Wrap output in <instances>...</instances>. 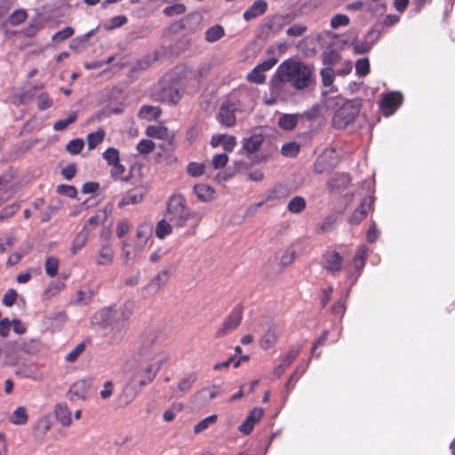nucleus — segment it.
<instances>
[{
  "mask_svg": "<svg viewBox=\"0 0 455 455\" xmlns=\"http://www.w3.org/2000/svg\"><path fill=\"white\" fill-rule=\"evenodd\" d=\"M252 109L251 94L245 89L234 91L221 102L216 119L222 126L232 128L236 124V115Z\"/></svg>",
  "mask_w": 455,
  "mask_h": 455,
  "instance_id": "1",
  "label": "nucleus"
},
{
  "mask_svg": "<svg viewBox=\"0 0 455 455\" xmlns=\"http://www.w3.org/2000/svg\"><path fill=\"white\" fill-rule=\"evenodd\" d=\"M166 215L171 223L178 228L186 227L189 222L191 226L188 231L189 235L196 234V228L202 221L200 213L191 211L182 194L172 195L167 201Z\"/></svg>",
  "mask_w": 455,
  "mask_h": 455,
  "instance_id": "2",
  "label": "nucleus"
},
{
  "mask_svg": "<svg viewBox=\"0 0 455 455\" xmlns=\"http://www.w3.org/2000/svg\"><path fill=\"white\" fill-rule=\"evenodd\" d=\"M279 71L297 91L306 90L315 83L314 68L301 61L286 60L279 65Z\"/></svg>",
  "mask_w": 455,
  "mask_h": 455,
  "instance_id": "3",
  "label": "nucleus"
},
{
  "mask_svg": "<svg viewBox=\"0 0 455 455\" xmlns=\"http://www.w3.org/2000/svg\"><path fill=\"white\" fill-rule=\"evenodd\" d=\"M155 377L156 372H153V365H148L145 369L137 371L124 388L121 399L124 398L125 404H128L136 397L139 389L151 383Z\"/></svg>",
  "mask_w": 455,
  "mask_h": 455,
  "instance_id": "4",
  "label": "nucleus"
},
{
  "mask_svg": "<svg viewBox=\"0 0 455 455\" xmlns=\"http://www.w3.org/2000/svg\"><path fill=\"white\" fill-rule=\"evenodd\" d=\"M287 80L283 78V73L277 68L275 75L269 82L268 92H265L263 102L267 106L275 105L279 100H283L287 97Z\"/></svg>",
  "mask_w": 455,
  "mask_h": 455,
  "instance_id": "5",
  "label": "nucleus"
},
{
  "mask_svg": "<svg viewBox=\"0 0 455 455\" xmlns=\"http://www.w3.org/2000/svg\"><path fill=\"white\" fill-rule=\"evenodd\" d=\"M360 108L352 101L345 102L339 108L332 116V125L336 129H345L358 116Z\"/></svg>",
  "mask_w": 455,
  "mask_h": 455,
  "instance_id": "6",
  "label": "nucleus"
},
{
  "mask_svg": "<svg viewBox=\"0 0 455 455\" xmlns=\"http://www.w3.org/2000/svg\"><path fill=\"white\" fill-rule=\"evenodd\" d=\"M115 317L116 315L114 307H103L93 315L92 318V323L102 329L110 327L111 332H113L111 339L114 341H118L121 339L117 338V327L116 325Z\"/></svg>",
  "mask_w": 455,
  "mask_h": 455,
  "instance_id": "7",
  "label": "nucleus"
},
{
  "mask_svg": "<svg viewBox=\"0 0 455 455\" xmlns=\"http://www.w3.org/2000/svg\"><path fill=\"white\" fill-rule=\"evenodd\" d=\"M152 235V227L149 224L142 223L138 226L136 230V244L135 250L130 251L128 249V243L126 241L123 242L122 251L126 260H130L134 258L137 251H141L147 244L148 240Z\"/></svg>",
  "mask_w": 455,
  "mask_h": 455,
  "instance_id": "8",
  "label": "nucleus"
},
{
  "mask_svg": "<svg viewBox=\"0 0 455 455\" xmlns=\"http://www.w3.org/2000/svg\"><path fill=\"white\" fill-rule=\"evenodd\" d=\"M243 319V307H235L228 315L224 319L221 326L215 332L216 338H221L236 330Z\"/></svg>",
  "mask_w": 455,
  "mask_h": 455,
  "instance_id": "9",
  "label": "nucleus"
},
{
  "mask_svg": "<svg viewBox=\"0 0 455 455\" xmlns=\"http://www.w3.org/2000/svg\"><path fill=\"white\" fill-rule=\"evenodd\" d=\"M403 101V94L399 92L394 91L383 94L379 103L380 111L385 116H390L400 108Z\"/></svg>",
  "mask_w": 455,
  "mask_h": 455,
  "instance_id": "10",
  "label": "nucleus"
},
{
  "mask_svg": "<svg viewBox=\"0 0 455 455\" xmlns=\"http://www.w3.org/2000/svg\"><path fill=\"white\" fill-rule=\"evenodd\" d=\"M276 63L277 59L275 58H270L268 60H264L261 63H259L247 75L246 80L250 83H253L256 84H263L266 82L267 78L265 73L272 69Z\"/></svg>",
  "mask_w": 455,
  "mask_h": 455,
  "instance_id": "11",
  "label": "nucleus"
},
{
  "mask_svg": "<svg viewBox=\"0 0 455 455\" xmlns=\"http://www.w3.org/2000/svg\"><path fill=\"white\" fill-rule=\"evenodd\" d=\"M323 267L332 275L339 273L342 269L343 258L334 251H326L323 256Z\"/></svg>",
  "mask_w": 455,
  "mask_h": 455,
  "instance_id": "12",
  "label": "nucleus"
},
{
  "mask_svg": "<svg viewBox=\"0 0 455 455\" xmlns=\"http://www.w3.org/2000/svg\"><path fill=\"white\" fill-rule=\"evenodd\" d=\"M285 196V188L283 185H277L274 187L273 189L267 195L265 200L250 205L245 212V215L253 216L257 212L258 209L261 207L265 203Z\"/></svg>",
  "mask_w": 455,
  "mask_h": 455,
  "instance_id": "13",
  "label": "nucleus"
},
{
  "mask_svg": "<svg viewBox=\"0 0 455 455\" xmlns=\"http://www.w3.org/2000/svg\"><path fill=\"white\" fill-rule=\"evenodd\" d=\"M161 339V334L154 329L145 330L140 336V353L143 355L148 349L156 345Z\"/></svg>",
  "mask_w": 455,
  "mask_h": 455,
  "instance_id": "14",
  "label": "nucleus"
},
{
  "mask_svg": "<svg viewBox=\"0 0 455 455\" xmlns=\"http://www.w3.org/2000/svg\"><path fill=\"white\" fill-rule=\"evenodd\" d=\"M264 416V410L262 408H253L245 420L239 426L238 429L244 435H250L256 423L259 422Z\"/></svg>",
  "mask_w": 455,
  "mask_h": 455,
  "instance_id": "15",
  "label": "nucleus"
},
{
  "mask_svg": "<svg viewBox=\"0 0 455 455\" xmlns=\"http://www.w3.org/2000/svg\"><path fill=\"white\" fill-rule=\"evenodd\" d=\"M171 276L170 271L163 269L158 272L144 287V290L148 294H156L169 281Z\"/></svg>",
  "mask_w": 455,
  "mask_h": 455,
  "instance_id": "16",
  "label": "nucleus"
},
{
  "mask_svg": "<svg viewBox=\"0 0 455 455\" xmlns=\"http://www.w3.org/2000/svg\"><path fill=\"white\" fill-rule=\"evenodd\" d=\"M146 195V189L140 186L128 190L118 203V207L123 208L130 204H138L142 202Z\"/></svg>",
  "mask_w": 455,
  "mask_h": 455,
  "instance_id": "17",
  "label": "nucleus"
},
{
  "mask_svg": "<svg viewBox=\"0 0 455 455\" xmlns=\"http://www.w3.org/2000/svg\"><path fill=\"white\" fill-rule=\"evenodd\" d=\"M145 133L150 138L166 140L172 149L175 148L174 134L171 133L165 126L149 125L146 128Z\"/></svg>",
  "mask_w": 455,
  "mask_h": 455,
  "instance_id": "18",
  "label": "nucleus"
},
{
  "mask_svg": "<svg viewBox=\"0 0 455 455\" xmlns=\"http://www.w3.org/2000/svg\"><path fill=\"white\" fill-rule=\"evenodd\" d=\"M132 311L125 306H122L117 309L115 308V320L117 327V338L122 339L126 332L127 327L125 322L130 318Z\"/></svg>",
  "mask_w": 455,
  "mask_h": 455,
  "instance_id": "19",
  "label": "nucleus"
},
{
  "mask_svg": "<svg viewBox=\"0 0 455 455\" xmlns=\"http://www.w3.org/2000/svg\"><path fill=\"white\" fill-rule=\"evenodd\" d=\"M371 202L368 198H364L362 200L359 206L352 213L349 222L352 225L359 224L363 220H364L368 214V212L371 208Z\"/></svg>",
  "mask_w": 455,
  "mask_h": 455,
  "instance_id": "20",
  "label": "nucleus"
},
{
  "mask_svg": "<svg viewBox=\"0 0 455 455\" xmlns=\"http://www.w3.org/2000/svg\"><path fill=\"white\" fill-rule=\"evenodd\" d=\"M193 192L200 202H210L213 199L215 190L207 184H196L193 188Z\"/></svg>",
  "mask_w": 455,
  "mask_h": 455,
  "instance_id": "21",
  "label": "nucleus"
},
{
  "mask_svg": "<svg viewBox=\"0 0 455 455\" xmlns=\"http://www.w3.org/2000/svg\"><path fill=\"white\" fill-rule=\"evenodd\" d=\"M267 4L264 0H257L252 5L243 12V19L247 21L264 14L267 11Z\"/></svg>",
  "mask_w": 455,
  "mask_h": 455,
  "instance_id": "22",
  "label": "nucleus"
},
{
  "mask_svg": "<svg viewBox=\"0 0 455 455\" xmlns=\"http://www.w3.org/2000/svg\"><path fill=\"white\" fill-rule=\"evenodd\" d=\"M263 141L264 136L261 133L252 134L249 138L243 140V148L246 152L253 154L259 150Z\"/></svg>",
  "mask_w": 455,
  "mask_h": 455,
  "instance_id": "23",
  "label": "nucleus"
},
{
  "mask_svg": "<svg viewBox=\"0 0 455 455\" xmlns=\"http://www.w3.org/2000/svg\"><path fill=\"white\" fill-rule=\"evenodd\" d=\"M57 420L63 427H68L72 423L71 411L66 403H57L54 408Z\"/></svg>",
  "mask_w": 455,
  "mask_h": 455,
  "instance_id": "24",
  "label": "nucleus"
},
{
  "mask_svg": "<svg viewBox=\"0 0 455 455\" xmlns=\"http://www.w3.org/2000/svg\"><path fill=\"white\" fill-rule=\"evenodd\" d=\"M90 236V230L87 227H83L82 230L75 236L70 249L71 254L76 255L82 248H84Z\"/></svg>",
  "mask_w": 455,
  "mask_h": 455,
  "instance_id": "25",
  "label": "nucleus"
},
{
  "mask_svg": "<svg viewBox=\"0 0 455 455\" xmlns=\"http://www.w3.org/2000/svg\"><path fill=\"white\" fill-rule=\"evenodd\" d=\"M88 385L84 380H79L76 382L69 389L68 395L70 399H82L85 400L88 394Z\"/></svg>",
  "mask_w": 455,
  "mask_h": 455,
  "instance_id": "26",
  "label": "nucleus"
},
{
  "mask_svg": "<svg viewBox=\"0 0 455 455\" xmlns=\"http://www.w3.org/2000/svg\"><path fill=\"white\" fill-rule=\"evenodd\" d=\"M110 166V176L114 180H121L127 182L132 179V173H129L128 175H124L125 172V166L121 164V159L114 164H112Z\"/></svg>",
  "mask_w": 455,
  "mask_h": 455,
  "instance_id": "27",
  "label": "nucleus"
},
{
  "mask_svg": "<svg viewBox=\"0 0 455 455\" xmlns=\"http://www.w3.org/2000/svg\"><path fill=\"white\" fill-rule=\"evenodd\" d=\"M299 114H283L278 120V125L283 130L291 131L299 124Z\"/></svg>",
  "mask_w": 455,
  "mask_h": 455,
  "instance_id": "28",
  "label": "nucleus"
},
{
  "mask_svg": "<svg viewBox=\"0 0 455 455\" xmlns=\"http://www.w3.org/2000/svg\"><path fill=\"white\" fill-rule=\"evenodd\" d=\"M278 335L274 328H268L259 339L261 348L267 350L274 347L277 342Z\"/></svg>",
  "mask_w": 455,
  "mask_h": 455,
  "instance_id": "29",
  "label": "nucleus"
},
{
  "mask_svg": "<svg viewBox=\"0 0 455 455\" xmlns=\"http://www.w3.org/2000/svg\"><path fill=\"white\" fill-rule=\"evenodd\" d=\"M9 421L17 426L25 425L28 421V414L26 407H17L9 417Z\"/></svg>",
  "mask_w": 455,
  "mask_h": 455,
  "instance_id": "30",
  "label": "nucleus"
},
{
  "mask_svg": "<svg viewBox=\"0 0 455 455\" xmlns=\"http://www.w3.org/2000/svg\"><path fill=\"white\" fill-rule=\"evenodd\" d=\"M114 259V250L111 245L105 244L102 245L97 259V265H109L113 262Z\"/></svg>",
  "mask_w": 455,
  "mask_h": 455,
  "instance_id": "31",
  "label": "nucleus"
},
{
  "mask_svg": "<svg viewBox=\"0 0 455 455\" xmlns=\"http://www.w3.org/2000/svg\"><path fill=\"white\" fill-rule=\"evenodd\" d=\"M205 40L209 43H214L225 36V29L221 25H214L205 31Z\"/></svg>",
  "mask_w": 455,
  "mask_h": 455,
  "instance_id": "32",
  "label": "nucleus"
},
{
  "mask_svg": "<svg viewBox=\"0 0 455 455\" xmlns=\"http://www.w3.org/2000/svg\"><path fill=\"white\" fill-rule=\"evenodd\" d=\"M162 113L159 107L143 105L139 112V116L141 118H148L149 120L157 119Z\"/></svg>",
  "mask_w": 455,
  "mask_h": 455,
  "instance_id": "33",
  "label": "nucleus"
},
{
  "mask_svg": "<svg viewBox=\"0 0 455 455\" xmlns=\"http://www.w3.org/2000/svg\"><path fill=\"white\" fill-rule=\"evenodd\" d=\"M307 206L306 200L300 196H296L290 200L287 204V210L291 213H300Z\"/></svg>",
  "mask_w": 455,
  "mask_h": 455,
  "instance_id": "34",
  "label": "nucleus"
},
{
  "mask_svg": "<svg viewBox=\"0 0 455 455\" xmlns=\"http://www.w3.org/2000/svg\"><path fill=\"white\" fill-rule=\"evenodd\" d=\"M106 132L101 128L95 132L89 133L86 138L88 148L90 150L96 148L104 140Z\"/></svg>",
  "mask_w": 455,
  "mask_h": 455,
  "instance_id": "35",
  "label": "nucleus"
},
{
  "mask_svg": "<svg viewBox=\"0 0 455 455\" xmlns=\"http://www.w3.org/2000/svg\"><path fill=\"white\" fill-rule=\"evenodd\" d=\"M64 287V283L60 281H54L50 283L43 293V299L46 300L51 299L52 297L60 292Z\"/></svg>",
  "mask_w": 455,
  "mask_h": 455,
  "instance_id": "36",
  "label": "nucleus"
},
{
  "mask_svg": "<svg viewBox=\"0 0 455 455\" xmlns=\"http://www.w3.org/2000/svg\"><path fill=\"white\" fill-rule=\"evenodd\" d=\"M107 219L106 211H98L96 213L89 218L87 222L84 227H87V230H90V233L95 229L101 222L105 221Z\"/></svg>",
  "mask_w": 455,
  "mask_h": 455,
  "instance_id": "37",
  "label": "nucleus"
},
{
  "mask_svg": "<svg viewBox=\"0 0 455 455\" xmlns=\"http://www.w3.org/2000/svg\"><path fill=\"white\" fill-rule=\"evenodd\" d=\"M366 9L372 14H382L387 10L383 0H365Z\"/></svg>",
  "mask_w": 455,
  "mask_h": 455,
  "instance_id": "38",
  "label": "nucleus"
},
{
  "mask_svg": "<svg viewBox=\"0 0 455 455\" xmlns=\"http://www.w3.org/2000/svg\"><path fill=\"white\" fill-rule=\"evenodd\" d=\"M366 257L367 248L364 245L360 246L353 259V265L356 270H361L364 267Z\"/></svg>",
  "mask_w": 455,
  "mask_h": 455,
  "instance_id": "39",
  "label": "nucleus"
},
{
  "mask_svg": "<svg viewBox=\"0 0 455 455\" xmlns=\"http://www.w3.org/2000/svg\"><path fill=\"white\" fill-rule=\"evenodd\" d=\"M60 260L58 258L48 257L44 263L45 273L50 277H55L58 274Z\"/></svg>",
  "mask_w": 455,
  "mask_h": 455,
  "instance_id": "40",
  "label": "nucleus"
},
{
  "mask_svg": "<svg viewBox=\"0 0 455 455\" xmlns=\"http://www.w3.org/2000/svg\"><path fill=\"white\" fill-rule=\"evenodd\" d=\"M197 376L195 372H191L188 374L185 378L180 379V381L178 384V390L182 393L188 392L193 384L196 381Z\"/></svg>",
  "mask_w": 455,
  "mask_h": 455,
  "instance_id": "41",
  "label": "nucleus"
},
{
  "mask_svg": "<svg viewBox=\"0 0 455 455\" xmlns=\"http://www.w3.org/2000/svg\"><path fill=\"white\" fill-rule=\"evenodd\" d=\"M172 226L165 220H161L156 227V235L159 239H164L166 235L172 234Z\"/></svg>",
  "mask_w": 455,
  "mask_h": 455,
  "instance_id": "42",
  "label": "nucleus"
},
{
  "mask_svg": "<svg viewBox=\"0 0 455 455\" xmlns=\"http://www.w3.org/2000/svg\"><path fill=\"white\" fill-rule=\"evenodd\" d=\"M341 57L339 53L331 49L330 51H325L322 54V61L324 65L333 66L340 60Z\"/></svg>",
  "mask_w": 455,
  "mask_h": 455,
  "instance_id": "43",
  "label": "nucleus"
},
{
  "mask_svg": "<svg viewBox=\"0 0 455 455\" xmlns=\"http://www.w3.org/2000/svg\"><path fill=\"white\" fill-rule=\"evenodd\" d=\"M205 171V164L203 163L190 162L187 166V173L194 178L201 177Z\"/></svg>",
  "mask_w": 455,
  "mask_h": 455,
  "instance_id": "44",
  "label": "nucleus"
},
{
  "mask_svg": "<svg viewBox=\"0 0 455 455\" xmlns=\"http://www.w3.org/2000/svg\"><path fill=\"white\" fill-rule=\"evenodd\" d=\"M28 18V13L23 9H18L12 12L9 16V23L12 26H18L23 23Z\"/></svg>",
  "mask_w": 455,
  "mask_h": 455,
  "instance_id": "45",
  "label": "nucleus"
},
{
  "mask_svg": "<svg viewBox=\"0 0 455 455\" xmlns=\"http://www.w3.org/2000/svg\"><path fill=\"white\" fill-rule=\"evenodd\" d=\"M350 23V19L347 15L343 13L335 14L331 19L330 25L331 28L337 29L339 27H347Z\"/></svg>",
  "mask_w": 455,
  "mask_h": 455,
  "instance_id": "46",
  "label": "nucleus"
},
{
  "mask_svg": "<svg viewBox=\"0 0 455 455\" xmlns=\"http://www.w3.org/2000/svg\"><path fill=\"white\" fill-rule=\"evenodd\" d=\"M102 157L109 166L120 160V152L117 148L110 147L102 153Z\"/></svg>",
  "mask_w": 455,
  "mask_h": 455,
  "instance_id": "47",
  "label": "nucleus"
},
{
  "mask_svg": "<svg viewBox=\"0 0 455 455\" xmlns=\"http://www.w3.org/2000/svg\"><path fill=\"white\" fill-rule=\"evenodd\" d=\"M20 208V203H12L0 211V220H5L12 217Z\"/></svg>",
  "mask_w": 455,
  "mask_h": 455,
  "instance_id": "48",
  "label": "nucleus"
},
{
  "mask_svg": "<svg viewBox=\"0 0 455 455\" xmlns=\"http://www.w3.org/2000/svg\"><path fill=\"white\" fill-rule=\"evenodd\" d=\"M156 148L154 141L150 140H141L136 146L137 151L141 155H148L151 153Z\"/></svg>",
  "mask_w": 455,
  "mask_h": 455,
  "instance_id": "49",
  "label": "nucleus"
},
{
  "mask_svg": "<svg viewBox=\"0 0 455 455\" xmlns=\"http://www.w3.org/2000/svg\"><path fill=\"white\" fill-rule=\"evenodd\" d=\"M183 408L184 406L181 403H173L170 409L166 410L164 412V419L167 422L172 421L175 419L176 414L178 412H180L183 410Z\"/></svg>",
  "mask_w": 455,
  "mask_h": 455,
  "instance_id": "50",
  "label": "nucleus"
},
{
  "mask_svg": "<svg viewBox=\"0 0 455 455\" xmlns=\"http://www.w3.org/2000/svg\"><path fill=\"white\" fill-rule=\"evenodd\" d=\"M216 420H217V415H215V414L206 417L205 419L199 421L194 427V432L196 434L203 432L204 430L207 429L210 427V425L215 423Z\"/></svg>",
  "mask_w": 455,
  "mask_h": 455,
  "instance_id": "51",
  "label": "nucleus"
},
{
  "mask_svg": "<svg viewBox=\"0 0 455 455\" xmlns=\"http://www.w3.org/2000/svg\"><path fill=\"white\" fill-rule=\"evenodd\" d=\"M84 146V142L82 139H74L67 144L66 149L71 155H77L83 150Z\"/></svg>",
  "mask_w": 455,
  "mask_h": 455,
  "instance_id": "52",
  "label": "nucleus"
},
{
  "mask_svg": "<svg viewBox=\"0 0 455 455\" xmlns=\"http://www.w3.org/2000/svg\"><path fill=\"white\" fill-rule=\"evenodd\" d=\"M85 350V344L81 342L77 344L69 353L65 356V360L68 363H74L77 360L80 355Z\"/></svg>",
  "mask_w": 455,
  "mask_h": 455,
  "instance_id": "53",
  "label": "nucleus"
},
{
  "mask_svg": "<svg viewBox=\"0 0 455 455\" xmlns=\"http://www.w3.org/2000/svg\"><path fill=\"white\" fill-rule=\"evenodd\" d=\"M186 12V6L184 4L179 3L174 4L172 5L167 6L164 9L163 12L168 16L172 17L174 15H180Z\"/></svg>",
  "mask_w": 455,
  "mask_h": 455,
  "instance_id": "54",
  "label": "nucleus"
},
{
  "mask_svg": "<svg viewBox=\"0 0 455 455\" xmlns=\"http://www.w3.org/2000/svg\"><path fill=\"white\" fill-rule=\"evenodd\" d=\"M321 78H322V84L323 86L328 87L332 84L334 82V72L331 68H322L320 71Z\"/></svg>",
  "mask_w": 455,
  "mask_h": 455,
  "instance_id": "55",
  "label": "nucleus"
},
{
  "mask_svg": "<svg viewBox=\"0 0 455 455\" xmlns=\"http://www.w3.org/2000/svg\"><path fill=\"white\" fill-rule=\"evenodd\" d=\"M300 353V347H291L286 354V355L283 358L281 363H283V366L289 368L295 358L299 355Z\"/></svg>",
  "mask_w": 455,
  "mask_h": 455,
  "instance_id": "56",
  "label": "nucleus"
},
{
  "mask_svg": "<svg viewBox=\"0 0 455 455\" xmlns=\"http://www.w3.org/2000/svg\"><path fill=\"white\" fill-rule=\"evenodd\" d=\"M77 115L76 113H72L68 118L57 121L53 124V129L55 131H64L69 124L75 123Z\"/></svg>",
  "mask_w": 455,
  "mask_h": 455,
  "instance_id": "57",
  "label": "nucleus"
},
{
  "mask_svg": "<svg viewBox=\"0 0 455 455\" xmlns=\"http://www.w3.org/2000/svg\"><path fill=\"white\" fill-rule=\"evenodd\" d=\"M74 33H75V30L73 28L66 27L63 29L56 32L52 36V41H55V42H61V41L70 38L74 35Z\"/></svg>",
  "mask_w": 455,
  "mask_h": 455,
  "instance_id": "58",
  "label": "nucleus"
},
{
  "mask_svg": "<svg viewBox=\"0 0 455 455\" xmlns=\"http://www.w3.org/2000/svg\"><path fill=\"white\" fill-rule=\"evenodd\" d=\"M281 151L285 156H296L299 152V145L296 142L285 143L283 145Z\"/></svg>",
  "mask_w": 455,
  "mask_h": 455,
  "instance_id": "59",
  "label": "nucleus"
},
{
  "mask_svg": "<svg viewBox=\"0 0 455 455\" xmlns=\"http://www.w3.org/2000/svg\"><path fill=\"white\" fill-rule=\"evenodd\" d=\"M57 193L60 195L67 196L69 198H75L77 195V190L74 186L60 184L57 187Z\"/></svg>",
  "mask_w": 455,
  "mask_h": 455,
  "instance_id": "60",
  "label": "nucleus"
},
{
  "mask_svg": "<svg viewBox=\"0 0 455 455\" xmlns=\"http://www.w3.org/2000/svg\"><path fill=\"white\" fill-rule=\"evenodd\" d=\"M355 71L361 76L368 75L370 72L369 60L366 58L358 60L355 63Z\"/></svg>",
  "mask_w": 455,
  "mask_h": 455,
  "instance_id": "61",
  "label": "nucleus"
},
{
  "mask_svg": "<svg viewBox=\"0 0 455 455\" xmlns=\"http://www.w3.org/2000/svg\"><path fill=\"white\" fill-rule=\"evenodd\" d=\"M164 100L172 104L178 103L181 98V94L180 93L179 90L172 87L165 89L164 91Z\"/></svg>",
  "mask_w": 455,
  "mask_h": 455,
  "instance_id": "62",
  "label": "nucleus"
},
{
  "mask_svg": "<svg viewBox=\"0 0 455 455\" xmlns=\"http://www.w3.org/2000/svg\"><path fill=\"white\" fill-rule=\"evenodd\" d=\"M37 106L40 110H46L52 106V100L46 92H42L37 97Z\"/></svg>",
  "mask_w": 455,
  "mask_h": 455,
  "instance_id": "63",
  "label": "nucleus"
},
{
  "mask_svg": "<svg viewBox=\"0 0 455 455\" xmlns=\"http://www.w3.org/2000/svg\"><path fill=\"white\" fill-rule=\"evenodd\" d=\"M17 297H18L17 291L14 289L11 288L4 295L3 304L5 307H10L15 304V302L17 300Z\"/></svg>",
  "mask_w": 455,
  "mask_h": 455,
  "instance_id": "64",
  "label": "nucleus"
}]
</instances>
